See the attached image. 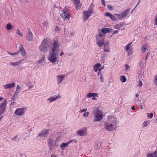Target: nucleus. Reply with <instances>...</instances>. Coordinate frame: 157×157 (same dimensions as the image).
<instances>
[{"mask_svg": "<svg viewBox=\"0 0 157 157\" xmlns=\"http://www.w3.org/2000/svg\"><path fill=\"white\" fill-rule=\"evenodd\" d=\"M125 48H126V51H127L130 48V47H128L127 45H126L125 46Z\"/></svg>", "mask_w": 157, "mask_h": 157, "instance_id": "bf43d9fd", "label": "nucleus"}, {"mask_svg": "<svg viewBox=\"0 0 157 157\" xmlns=\"http://www.w3.org/2000/svg\"><path fill=\"white\" fill-rule=\"evenodd\" d=\"M130 10V8L128 9L125 10L121 13L124 18L129 13Z\"/></svg>", "mask_w": 157, "mask_h": 157, "instance_id": "4be33fe9", "label": "nucleus"}, {"mask_svg": "<svg viewBox=\"0 0 157 157\" xmlns=\"http://www.w3.org/2000/svg\"><path fill=\"white\" fill-rule=\"evenodd\" d=\"M67 145H68V143H63L60 144V147H61V149L62 150H64L65 149V147H66L67 146Z\"/></svg>", "mask_w": 157, "mask_h": 157, "instance_id": "393cba45", "label": "nucleus"}, {"mask_svg": "<svg viewBox=\"0 0 157 157\" xmlns=\"http://www.w3.org/2000/svg\"><path fill=\"white\" fill-rule=\"evenodd\" d=\"M101 66V65L100 63H97L95 65H94L93 67H96L99 68Z\"/></svg>", "mask_w": 157, "mask_h": 157, "instance_id": "e433bc0d", "label": "nucleus"}, {"mask_svg": "<svg viewBox=\"0 0 157 157\" xmlns=\"http://www.w3.org/2000/svg\"><path fill=\"white\" fill-rule=\"evenodd\" d=\"M26 109V108H17L15 111L14 113L18 116H23L24 115L25 111Z\"/></svg>", "mask_w": 157, "mask_h": 157, "instance_id": "39448f33", "label": "nucleus"}, {"mask_svg": "<svg viewBox=\"0 0 157 157\" xmlns=\"http://www.w3.org/2000/svg\"><path fill=\"white\" fill-rule=\"evenodd\" d=\"M102 76H103V75H101L100 76V78L101 81L103 82V78L102 77Z\"/></svg>", "mask_w": 157, "mask_h": 157, "instance_id": "5fc2aeb1", "label": "nucleus"}, {"mask_svg": "<svg viewBox=\"0 0 157 157\" xmlns=\"http://www.w3.org/2000/svg\"><path fill=\"white\" fill-rule=\"evenodd\" d=\"M81 110V112H84L87 111V110L86 109H84L82 110Z\"/></svg>", "mask_w": 157, "mask_h": 157, "instance_id": "0e129e2a", "label": "nucleus"}, {"mask_svg": "<svg viewBox=\"0 0 157 157\" xmlns=\"http://www.w3.org/2000/svg\"><path fill=\"white\" fill-rule=\"evenodd\" d=\"M147 157H152V155L151 153L147 154Z\"/></svg>", "mask_w": 157, "mask_h": 157, "instance_id": "3c124183", "label": "nucleus"}, {"mask_svg": "<svg viewBox=\"0 0 157 157\" xmlns=\"http://www.w3.org/2000/svg\"><path fill=\"white\" fill-rule=\"evenodd\" d=\"M153 113H151L150 114L149 117L150 118H152L153 117Z\"/></svg>", "mask_w": 157, "mask_h": 157, "instance_id": "13d9d810", "label": "nucleus"}, {"mask_svg": "<svg viewBox=\"0 0 157 157\" xmlns=\"http://www.w3.org/2000/svg\"><path fill=\"white\" fill-rule=\"evenodd\" d=\"M115 15H116L118 19H122L124 18L121 13V14H115Z\"/></svg>", "mask_w": 157, "mask_h": 157, "instance_id": "c9c22d12", "label": "nucleus"}, {"mask_svg": "<svg viewBox=\"0 0 157 157\" xmlns=\"http://www.w3.org/2000/svg\"><path fill=\"white\" fill-rule=\"evenodd\" d=\"M15 83H13L10 84H8L4 85L3 86L5 89H10L12 87H14L15 86Z\"/></svg>", "mask_w": 157, "mask_h": 157, "instance_id": "2eb2a0df", "label": "nucleus"}, {"mask_svg": "<svg viewBox=\"0 0 157 157\" xmlns=\"http://www.w3.org/2000/svg\"><path fill=\"white\" fill-rule=\"evenodd\" d=\"M89 114V113L88 112H85L83 114V116L84 117H86L88 116Z\"/></svg>", "mask_w": 157, "mask_h": 157, "instance_id": "a18cd8bd", "label": "nucleus"}, {"mask_svg": "<svg viewBox=\"0 0 157 157\" xmlns=\"http://www.w3.org/2000/svg\"><path fill=\"white\" fill-rule=\"evenodd\" d=\"M117 124L116 119L113 118L112 119V123H108L107 122L105 123L104 125L105 129L110 131L114 130L117 128Z\"/></svg>", "mask_w": 157, "mask_h": 157, "instance_id": "7ed1b4c3", "label": "nucleus"}, {"mask_svg": "<svg viewBox=\"0 0 157 157\" xmlns=\"http://www.w3.org/2000/svg\"><path fill=\"white\" fill-rule=\"evenodd\" d=\"M104 51L105 52H110L109 48V43L108 41H106L104 44Z\"/></svg>", "mask_w": 157, "mask_h": 157, "instance_id": "ddd939ff", "label": "nucleus"}, {"mask_svg": "<svg viewBox=\"0 0 157 157\" xmlns=\"http://www.w3.org/2000/svg\"><path fill=\"white\" fill-rule=\"evenodd\" d=\"M96 43L98 46L99 47L102 46L104 44V40H96Z\"/></svg>", "mask_w": 157, "mask_h": 157, "instance_id": "412c9836", "label": "nucleus"}, {"mask_svg": "<svg viewBox=\"0 0 157 157\" xmlns=\"http://www.w3.org/2000/svg\"><path fill=\"white\" fill-rule=\"evenodd\" d=\"M108 8L109 10H112L113 9V6H108Z\"/></svg>", "mask_w": 157, "mask_h": 157, "instance_id": "603ef678", "label": "nucleus"}, {"mask_svg": "<svg viewBox=\"0 0 157 157\" xmlns=\"http://www.w3.org/2000/svg\"><path fill=\"white\" fill-rule=\"evenodd\" d=\"M17 98V97H14V96L13 95V97L12 98L11 100L13 101V100H15Z\"/></svg>", "mask_w": 157, "mask_h": 157, "instance_id": "680f3d73", "label": "nucleus"}, {"mask_svg": "<svg viewBox=\"0 0 157 157\" xmlns=\"http://www.w3.org/2000/svg\"><path fill=\"white\" fill-rule=\"evenodd\" d=\"M55 31L56 32L59 31V28L57 26H56L55 29Z\"/></svg>", "mask_w": 157, "mask_h": 157, "instance_id": "49530a36", "label": "nucleus"}, {"mask_svg": "<svg viewBox=\"0 0 157 157\" xmlns=\"http://www.w3.org/2000/svg\"><path fill=\"white\" fill-rule=\"evenodd\" d=\"M152 157H157V151H155L153 153H151Z\"/></svg>", "mask_w": 157, "mask_h": 157, "instance_id": "58836bf2", "label": "nucleus"}, {"mask_svg": "<svg viewBox=\"0 0 157 157\" xmlns=\"http://www.w3.org/2000/svg\"><path fill=\"white\" fill-rule=\"evenodd\" d=\"M49 129L46 128L42 129V130L41 131V132L38 134L37 137H47L48 135L49 134Z\"/></svg>", "mask_w": 157, "mask_h": 157, "instance_id": "6e6552de", "label": "nucleus"}, {"mask_svg": "<svg viewBox=\"0 0 157 157\" xmlns=\"http://www.w3.org/2000/svg\"><path fill=\"white\" fill-rule=\"evenodd\" d=\"M94 71L96 72L99 70V68L96 67H94Z\"/></svg>", "mask_w": 157, "mask_h": 157, "instance_id": "8fccbe9b", "label": "nucleus"}, {"mask_svg": "<svg viewBox=\"0 0 157 157\" xmlns=\"http://www.w3.org/2000/svg\"><path fill=\"white\" fill-rule=\"evenodd\" d=\"M60 16L62 17L63 18H65V19L66 18V17H65V16H66V14H63V13H61V14H60Z\"/></svg>", "mask_w": 157, "mask_h": 157, "instance_id": "de8ad7c7", "label": "nucleus"}, {"mask_svg": "<svg viewBox=\"0 0 157 157\" xmlns=\"http://www.w3.org/2000/svg\"><path fill=\"white\" fill-rule=\"evenodd\" d=\"M80 1L79 0H75L74 4L77 7H79L80 6Z\"/></svg>", "mask_w": 157, "mask_h": 157, "instance_id": "c85d7f7f", "label": "nucleus"}, {"mask_svg": "<svg viewBox=\"0 0 157 157\" xmlns=\"http://www.w3.org/2000/svg\"><path fill=\"white\" fill-rule=\"evenodd\" d=\"M125 68L126 70H129L130 68L128 64H126L125 65Z\"/></svg>", "mask_w": 157, "mask_h": 157, "instance_id": "09e8293b", "label": "nucleus"}, {"mask_svg": "<svg viewBox=\"0 0 157 157\" xmlns=\"http://www.w3.org/2000/svg\"><path fill=\"white\" fill-rule=\"evenodd\" d=\"M154 84L157 86V75H156L154 78Z\"/></svg>", "mask_w": 157, "mask_h": 157, "instance_id": "72a5a7b5", "label": "nucleus"}, {"mask_svg": "<svg viewBox=\"0 0 157 157\" xmlns=\"http://www.w3.org/2000/svg\"><path fill=\"white\" fill-rule=\"evenodd\" d=\"M48 144L49 146L50 149H53L56 146V141L52 138H50L48 139Z\"/></svg>", "mask_w": 157, "mask_h": 157, "instance_id": "0eeeda50", "label": "nucleus"}, {"mask_svg": "<svg viewBox=\"0 0 157 157\" xmlns=\"http://www.w3.org/2000/svg\"><path fill=\"white\" fill-rule=\"evenodd\" d=\"M15 104V102L14 101L12 102L11 103V105H14Z\"/></svg>", "mask_w": 157, "mask_h": 157, "instance_id": "69168bd1", "label": "nucleus"}, {"mask_svg": "<svg viewBox=\"0 0 157 157\" xmlns=\"http://www.w3.org/2000/svg\"><path fill=\"white\" fill-rule=\"evenodd\" d=\"M59 98V94H58V95H55L53 96L51 98H48V100L49 101V102L50 103V102H51L53 101H55V100H56V99H58V98Z\"/></svg>", "mask_w": 157, "mask_h": 157, "instance_id": "f3484780", "label": "nucleus"}, {"mask_svg": "<svg viewBox=\"0 0 157 157\" xmlns=\"http://www.w3.org/2000/svg\"><path fill=\"white\" fill-rule=\"evenodd\" d=\"M16 33L21 37H22L23 36V35L22 33H21V31L19 29H17L16 31Z\"/></svg>", "mask_w": 157, "mask_h": 157, "instance_id": "2f4dec72", "label": "nucleus"}, {"mask_svg": "<svg viewBox=\"0 0 157 157\" xmlns=\"http://www.w3.org/2000/svg\"><path fill=\"white\" fill-rule=\"evenodd\" d=\"M50 40H48L47 39H44L39 46V49L40 51L44 52H47L50 45Z\"/></svg>", "mask_w": 157, "mask_h": 157, "instance_id": "f03ea898", "label": "nucleus"}, {"mask_svg": "<svg viewBox=\"0 0 157 157\" xmlns=\"http://www.w3.org/2000/svg\"><path fill=\"white\" fill-rule=\"evenodd\" d=\"M7 104V102L6 100L3 101L0 104V116H1L4 112Z\"/></svg>", "mask_w": 157, "mask_h": 157, "instance_id": "423d86ee", "label": "nucleus"}, {"mask_svg": "<svg viewBox=\"0 0 157 157\" xmlns=\"http://www.w3.org/2000/svg\"><path fill=\"white\" fill-rule=\"evenodd\" d=\"M105 15L106 16L110 17L112 20L116 21L117 19L116 17L112 15L109 13H106L105 14Z\"/></svg>", "mask_w": 157, "mask_h": 157, "instance_id": "6ab92c4d", "label": "nucleus"}, {"mask_svg": "<svg viewBox=\"0 0 157 157\" xmlns=\"http://www.w3.org/2000/svg\"><path fill=\"white\" fill-rule=\"evenodd\" d=\"M21 89V87L18 85H17V87H16V90H20Z\"/></svg>", "mask_w": 157, "mask_h": 157, "instance_id": "052dcab7", "label": "nucleus"}, {"mask_svg": "<svg viewBox=\"0 0 157 157\" xmlns=\"http://www.w3.org/2000/svg\"><path fill=\"white\" fill-rule=\"evenodd\" d=\"M119 32V31L118 30H116L115 31H114L113 32V33L112 34V35H113L116 33H117Z\"/></svg>", "mask_w": 157, "mask_h": 157, "instance_id": "4d7b16f0", "label": "nucleus"}, {"mask_svg": "<svg viewBox=\"0 0 157 157\" xmlns=\"http://www.w3.org/2000/svg\"><path fill=\"white\" fill-rule=\"evenodd\" d=\"M139 66L141 67H144V62L143 59L140 61V62Z\"/></svg>", "mask_w": 157, "mask_h": 157, "instance_id": "4c0bfd02", "label": "nucleus"}, {"mask_svg": "<svg viewBox=\"0 0 157 157\" xmlns=\"http://www.w3.org/2000/svg\"><path fill=\"white\" fill-rule=\"evenodd\" d=\"M112 29L110 28H104L101 29V32L104 34L110 33L112 32Z\"/></svg>", "mask_w": 157, "mask_h": 157, "instance_id": "a211bd4d", "label": "nucleus"}, {"mask_svg": "<svg viewBox=\"0 0 157 157\" xmlns=\"http://www.w3.org/2000/svg\"><path fill=\"white\" fill-rule=\"evenodd\" d=\"M65 77V75H59L57 76V81L58 84L60 83Z\"/></svg>", "mask_w": 157, "mask_h": 157, "instance_id": "9b49d317", "label": "nucleus"}, {"mask_svg": "<svg viewBox=\"0 0 157 157\" xmlns=\"http://www.w3.org/2000/svg\"><path fill=\"white\" fill-rule=\"evenodd\" d=\"M101 4L103 6H105V3L104 0H101Z\"/></svg>", "mask_w": 157, "mask_h": 157, "instance_id": "864d4df0", "label": "nucleus"}, {"mask_svg": "<svg viewBox=\"0 0 157 157\" xmlns=\"http://www.w3.org/2000/svg\"><path fill=\"white\" fill-rule=\"evenodd\" d=\"M26 38L27 40L29 41H32L33 38V34L29 28H28V32L26 35Z\"/></svg>", "mask_w": 157, "mask_h": 157, "instance_id": "9d476101", "label": "nucleus"}, {"mask_svg": "<svg viewBox=\"0 0 157 157\" xmlns=\"http://www.w3.org/2000/svg\"><path fill=\"white\" fill-rule=\"evenodd\" d=\"M125 25V23L123 22H121L119 24L115 25L114 27L115 29H120V27H123V25Z\"/></svg>", "mask_w": 157, "mask_h": 157, "instance_id": "aec40b11", "label": "nucleus"}, {"mask_svg": "<svg viewBox=\"0 0 157 157\" xmlns=\"http://www.w3.org/2000/svg\"><path fill=\"white\" fill-rule=\"evenodd\" d=\"M21 61L20 60L19 61L16 62H10V64L13 66L18 65L21 63Z\"/></svg>", "mask_w": 157, "mask_h": 157, "instance_id": "b1692460", "label": "nucleus"}, {"mask_svg": "<svg viewBox=\"0 0 157 157\" xmlns=\"http://www.w3.org/2000/svg\"><path fill=\"white\" fill-rule=\"evenodd\" d=\"M12 27L13 26H12L11 24L9 23L7 25L6 28L7 30H10L12 28Z\"/></svg>", "mask_w": 157, "mask_h": 157, "instance_id": "bb28decb", "label": "nucleus"}, {"mask_svg": "<svg viewBox=\"0 0 157 157\" xmlns=\"http://www.w3.org/2000/svg\"><path fill=\"white\" fill-rule=\"evenodd\" d=\"M107 54L106 53H102L101 56V59L103 60V59H104V57L105 56H107Z\"/></svg>", "mask_w": 157, "mask_h": 157, "instance_id": "ea45409f", "label": "nucleus"}, {"mask_svg": "<svg viewBox=\"0 0 157 157\" xmlns=\"http://www.w3.org/2000/svg\"><path fill=\"white\" fill-rule=\"evenodd\" d=\"M78 135L80 136H86L87 132L86 128L85 127L78 130L77 132Z\"/></svg>", "mask_w": 157, "mask_h": 157, "instance_id": "1a4fd4ad", "label": "nucleus"}, {"mask_svg": "<svg viewBox=\"0 0 157 157\" xmlns=\"http://www.w3.org/2000/svg\"><path fill=\"white\" fill-rule=\"evenodd\" d=\"M19 91H18V90H16L15 93H14V97H17L19 93Z\"/></svg>", "mask_w": 157, "mask_h": 157, "instance_id": "37998d69", "label": "nucleus"}, {"mask_svg": "<svg viewBox=\"0 0 157 157\" xmlns=\"http://www.w3.org/2000/svg\"><path fill=\"white\" fill-rule=\"evenodd\" d=\"M98 94L89 93L87 95V97L88 98H90L92 97H98Z\"/></svg>", "mask_w": 157, "mask_h": 157, "instance_id": "5701e85b", "label": "nucleus"}, {"mask_svg": "<svg viewBox=\"0 0 157 157\" xmlns=\"http://www.w3.org/2000/svg\"><path fill=\"white\" fill-rule=\"evenodd\" d=\"M147 46V44L143 45L142 47L141 50L143 52H145L147 50L146 47Z\"/></svg>", "mask_w": 157, "mask_h": 157, "instance_id": "c756f323", "label": "nucleus"}, {"mask_svg": "<svg viewBox=\"0 0 157 157\" xmlns=\"http://www.w3.org/2000/svg\"><path fill=\"white\" fill-rule=\"evenodd\" d=\"M143 105V103H142L140 104V109L142 110L143 109V107L142 106Z\"/></svg>", "mask_w": 157, "mask_h": 157, "instance_id": "338daca9", "label": "nucleus"}, {"mask_svg": "<svg viewBox=\"0 0 157 157\" xmlns=\"http://www.w3.org/2000/svg\"><path fill=\"white\" fill-rule=\"evenodd\" d=\"M19 53V51H17L16 52L13 53V55H17Z\"/></svg>", "mask_w": 157, "mask_h": 157, "instance_id": "6e6d98bb", "label": "nucleus"}, {"mask_svg": "<svg viewBox=\"0 0 157 157\" xmlns=\"http://www.w3.org/2000/svg\"><path fill=\"white\" fill-rule=\"evenodd\" d=\"M142 80L140 79L139 81H138V84L137 86L139 87H141L142 85Z\"/></svg>", "mask_w": 157, "mask_h": 157, "instance_id": "f704fd0d", "label": "nucleus"}, {"mask_svg": "<svg viewBox=\"0 0 157 157\" xmlns=\"http://www.w3.org/2000/svg\"><path fill=\"white\" fill-rule=\"evenodd\" d=\"M17 135L16 136H14V137L12 138V140L13 141L15 140L17 138Z\"/></svg>", "mask_w": 157, "mask_h": 157, "instance_id": "e2e57ef3", "label": "nucleus"}, {"mask_svg": "<svg viewBox=\"0 0 157 157\" xmlns=\"http://www.w3.org/2000/svg\"><path fill=\"white\" fill-rule=\"evenodd\" d=\"M102 113V111L96 109L94 111V115L95 116V117L93 121L96 122L101 121L103 117Z\"/></svg>", "mask_w": 157, "mask_h": 157, "instance_id": "20e7f679", "label": "nucleus"}, {"mask_svg": "<svg viewBox=\"0 0 157 157\" xmlns=\"http://www.w3.org/2000/svg\"><path fill=\"white\" fill-rule=\"evenodd\" d=\"M104 36V34H101L100 32L98 35H96V40H104V38L103 37Z\"/></svg>", "mask_w": 157, "mask_h": 157, "instance_id": "dca6fc26", "label": "nucleus"}, {"mask_svg": "<svg viewBox=\"0 0 157 157\" xmlns=\"http://www.w3.org/2000/svg\"><path fill=\"white\" fill-rule=\"evenodd\" d=\"M95 145L94 149L95 150H97L100 148V146L101 145V144L100 143H99L98 141H97L95 142Z\"/></svg>", "mask_w": 157, "mask_h": 157, "instance_id": "a878e982", "label": "nucleus"}, {"mask_svg": "<svg viewBox=\"0 0 157 157\" xmlns=\"http://www.w3.org/2000/svg\"><path fill=\"white\" fill-rule=\"evenodd\" d=\"M65 19L67 18L69 20V18L70 17V13H68L67 14L66 16H65Z\"/></svg>", "mask_w": 157, "mask_h": 157, "instance_id": "c03bdc74", "label": "nucleus"}, {"mask_svg": "<svg viewBox=\"0 0 157 157\" xmlns=\"http://www.w3.org/2000/svg\"><path fill=\"white\" fill-rule=\"evenodd\" d=\"M64 8V9L63 10H62V11L63 12V13L64 14L66 15V14L68 12V9H67V6H65Z\"/></svg>", "mask_w": 157, "mask_h": 157, "instance_id": "473e14b6", "label": "nucleus"}, {"mask_svg": "<svg viewBox=\"0 0 157 157\" xmlns=\"http://www.w3.org/2000/svg\"><path fill=\"white\" fill-rule=\"evenodd\" d=\"M148 123V121H144L143 123V124L144 125V126L145 127H146L147 126V124Z\"/></svg>", "mask_w": 157, "mask_h": 157, "instance_id": "79ce46f5", "label": "nucleus"}, {"mask_svg": "<svg viewBox=\"0 0 157 157\" xmlns=\"http://www.w3.org/2000/svg\"><path fill=\"white\" fill-rule=\"evenodd\" d=\"M19 47V49L18 51L21 52V53L23 56H25L26 55V52L23 47L22 44H20Z\"/></svg>", "mask_w": 157, "mask_h": 157, "instance_id": "4468645a", "label": "nucleus"}, {"mask_svg": "<svg viewBox=\"0 0 157 157\" xmlns=\"http://www.w3.org/2000/svg\"><path fill=\"white\" fill-rule=\"evenodd\" d=\"M91 13L87 11H84L83 15L84 17L83 16V19H84V21H85L89 18V17L91 16Z\"/></svg>", "mask_w": 157, "mask_h": 157, "instance_id": "f8f14e48", "label": "nucleus"}, {"mask_svg": "<svg viewBox=\"0 0 157 157\" xmlns=\"http://www.w3.org/2000/svg\"><path fill=\"white\" fill-rule=\"evenodd\" d=\"M120 79L121 81L123 82H125L126 81V78L124 76H121L120 77Z\"/></svg>", "mask_w": 157, "mask_h": 157, "instance_id": "cd10ccee", "label": "nucleus"}, {"mask_svg": "<svg viewBox=\"0 0 157 157\" xmlns=\"http://www.w3.org/2000/svg\"><path fill=\"white\" fill-rule=\"evenodd\" d=\"M57 41L54 40L53 41V47L52 49V52L49 53L48 59L52 63H55L57 60V56L59 53V46L57 44Z\"/></svg>", "mask_w": 157, "mask_h": 157, "instance_id": "f257e3e1", "label": "nucleus"}, {"mask_svg": "<svg viewBox=\"0 0 157 157\" xmlns=\"http://www.w3.org/2000/svg\"><path fill=\"white\" fill-rule=\"evenodd\" d=\"M42 59H40L38 61H37V62H38L39 63H42L44 60V59H45V56H43L42 57Z\"/></svg>", "mask_w": 157, "mask_h": 157, "instance_id": "a19ab883", "label": "nucleus"}, {"mask_svg": "<svg viewBox=\"0 0 157 157\" xmlns=\"http://www.w3.org/2000/svg\"><path fill=\"white\" fill-rule=\"evenodd\" d=\"M93 7L91 5H90L88 8V11L90 13H93Z\"/></svg>", "mask_w": 157, "mask_h": 157, "instance_id": "7c9ffc66", "label": "nucleus"}, {"mask_svg": "<svg viewBox=\"0 0 157 157\" xmlns=\"http://www.w3.org/2000/svg\"><path fill=\"white\" fill-rule=\"evenodd\" d=\"M155 24L157 25V17L155 18Z\"/></svg>", "mask_w": 157, "mask_h": 157, "instance_id": "774afa93", "label": "nucleus"}]
</instances>
